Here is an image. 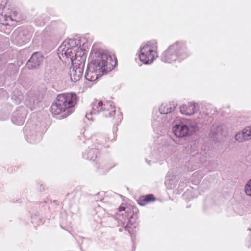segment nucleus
<instances>
[{
    "instance_id": "ddd939ff",
    "label": "nucleus",
    "mask_w": 251,
    "mask_h": 251,
    "mask_svg": "<svg viewBox=\"0 0 251 251\" xmlns=\"http://www.w3.org/2000/svg\"><path fill=\"white\" fill-rule=\"evenodd\" d=\"M197 104L195 102H190L183 104L180 107V111L182 114L191 115L195 113L198 110Z\"/></svg>"
},
{
    "instance_id": "f3484780",
    "label": "nucleus",
    "mask_w": 251,
    "mask_h": 251,
    "mask_svg": "<svg viewBox=\"0 0 251 251\" xmlns=\"http://www.w3.org/2000/svg\"><path fill=\"white\" fill-rule=\"evenodd\" d=\"M174 108V107H172L170 104H164L160 106L159 111L161 114H166L171 112Z\"/></svg>"
},
{
    "instance_id": "423d86ee",
    "label": "nucleus",
    "mask_w": 251,
    "mask_h": 251,
    "mask_svg": "<svg viewBox=\"0 0 251 251\" xmlns=\"http://www.w3.org/2000/svg\"><path fill=\"white\" fill-rule=\"evenodd\" d=\"M179 49V47L177 44L170 46L163 53L161 58L162 60L169 63L175 61L176 59Z\"/></svg>"
},
{
    "instance_id": "4468645a",
    "label": "nucleus",
    "mask_w": 251,
    "mask_h": 251,
    "mask_svg": "<svg viewBox=\"0 0 251 251\" xmlns=\"http://www.w3.org/2000/svg\"><path fill=\"white\" fill-rule=\"evenodd\" d=\"M71 53L69 54L66 53V51L64 50H59L60 53L62 56H65L67 58H70V59L72 61L74 60H76L78 57H81V56L83 54L82 49L79 50H75L71 49Z\"/></svg>"
},
{
    "instance_id": "0eeeda50",
    "label": "nucleus",
    "mask_w": 251,
    "mask_h": 251,
    "mask_svg": "<svg viewBox=\"0 0 251 251\" xmlns=\"http://www.w3.org/2000/svg\"><path fill=\"white\" fill-rule=\"evenodd\" d=\"M84 64L76 63L73 64L70 71V76L72 81L76 82L79 81L82 77L83 72Z\"/></svg>"
},
{
    "instance_id": "dca6fc26",
    "label": "nucleus",
    "mask_w": 251,
    "mask_h": 251,
    "mask_svg": "<svg viewBox=\"0 0 251 251\" xmlns=\"http://www.w3.org/2000/svg\"><path fill=\"white\" fill-rule=\"evenodd\" d=\"M155 199L152 194L147 195L145 196L141 197L138 201V203L142 206L147 203L154 201Z\"/></svg>"
},
{
    "instance_id": "9d476101",
    "label": "nucleus",
    "mask_w": 251,
    "mask_h": 251,
    "mask_svg": "<svg viewBox=\"0 0 251 251\" xmlns=\"http://www.w3.org/2000/svg\"><path fill=\"white\" fill-rule=\"evenodd\" d=\"M13 42L17 44H22L27 41L26 31L18 29L14 31L12 35Z\"/></svg>"
},
{
    "instance_id": "9b49d317",
    "label": "nucleus",
    "mask_w": 251,
    "mask_h": 251,
    "mask_svg": "<svg viewBox=\"0 0 251 251\" xmlns=\"http://www.w3.org/2000/svg\"><path fill=\"white\" fill-rule=\"evenodd\" d=\"M79 50L80 49L78 46V44L76 40L71 39L64 41L60 46L59 50H64L66 53L69 54L71 53V50Z\"/></svg>"
},
{
    "instance_id": "f8f14e48",
    "label": "nucleus",
    "mask_w": 251,
    "mask_h": 251,
    "mask_svg": "<svg viewBox=\"0 0 251 251\" xmlns=\"http://www.w3.org/2000/svg\"><path fill=\"white\" fill-rule=\"evenodd\" d=\"M17 14V12L16 11H11L8 9L4 12V14H2V13L0 14V21L2 22L3 25H8L9 21H16L15 18Z\"/></svg>"
},
{
    "instance_id": "2eb2a0df",
    "label": "nucleus",
    "mask_w": 251,
    "mask_h": 251,
    "mask_svg": "<svg viewBox=\"0 0 251 251\" xmlns=\"http://www.w3.org/2000/svg\"><path fill=\"white\" fill-rule=\"evenodd\" d=\"M130 213L131 214V209L129 207H126L121 206L118 208V212L117 214L118 215H121L125 219H128L129 217H132V216L130 215Z\"/></svg>"
},
{
    "instance_id": "412c9836",
    "label": "nucleus",
    "mask_w": 251,
    "mask_h": 251,
    "mask_svg": "<svg viewBox=\"0 0 251 251\" xmlns=\"http://www.w3.org/2000/svg\"><path fill=\"white\" fill-rule=\"evenodd\" d=\"M91 159H93V160H94L93 157H91Z\"/></svg>"
},
{
    "instance_id": "6ab92c4d",
    "label": "nucleus",
    "mask_w": 251,
    "mask_h": 251,
    "mask_svg": "<svg viewBox=\"0 0 251 251\" xmlns=\"http://www.w3.org/2000/svg\"><path fill=\"white\" fill-rule=\"evenodd\" d=\"M218 129H217L216 131H213V129H212L210 134L211 138H213V140H214L215 138V136L218 135Z\"/></svg>"
},
{
    "instance_id": "f257e3e1",
    "label": "nucleus",
    "mask_w": 251,
    "mask_h": 251,
    "mask_svg": "<svg viewBox=\"0 0 251 251\" xmlns=\"http://www.w3.org/2000/svg\"><path fill=\"white\" fill-rule=\"evenodd\" d=\"M92 58L85 75L89 81H95L104 73L113 69L116 64L115 58L106 52H96L92 54Z\"/></svg>"
},
{
    "instance_id": "7ed1b4c3",
    "label": "nucleus",
    "mask_w": 251,
    "mask_h": 251,
    "mask_svg": "<svg viewBox=\"0 0 251 251\" xmlns=\"http://www.w3.org/2000/svg\"><path fill=\"white\" fill-rule=\"evenodd\" d=\"M100 112H103V114L105 117H110L113 115L115 113V107L113 105V103L110 101H106L103 103L102 101H96L92 106V111L90 113H87L86 117L88 120H93L92 117L89 116L92 115V113L96 114Z\"/></svg>"
},
{
    "instance_id": "aec40b11",
    "label": "nucleus",
    "mask_w": 251,
    "mask_h": 251,
    "mask_svg": "<svg viewBox=\"0 0 251 251\" xmlns=\"http://www.w3.org/2000/svg\"><path fill=\"white\" fill-rule=\"evenodd\" d=\"M94 152V151H91L89 152V153L90 154V153H91L92 152Z\"/></svg>"
},
{
    "instance_id": "6e6552de",
    "label": "nucleus",
    "mask_w": 251,
    "mask_h": 251,
    "mask_svg": "<svg viewBox=\"0 0 251 251\" xmlns=\"http://www.w3.org/2000/svg\"><path fill=\"white\" fill-rule=\"evenodd\" d=\"M235 140L239 143L251 140V125L237 133L235 135Z\"/></svg>"
},
{
    "instance_id": "39448f33",
    "label": "nucleus",
    "mask_w": 251,
    "mask_h": 251,
    "mask_svg": "<svg viewBox=\"0 0 251 251\" xmlns=\"http://www.w3.org/2000/svg\"><path fill=\"white\" fill-rule=\"evenodd\" d=\"M157 56V53L153 47L146 45L141 48L140 59L144 64L151 63Z\"/></svg>"
},
{
    "instance_id": "20e7f679",
    "label": "nucleus",
    "mask_w": 251,
    "mask_h": 251,
    "mask_svg": "<svg viewBox=\"0 0 251 251\" xmlns=\"http://www.w3.org/2000/svg\"><path fill=\"white\" fill-rule=\"evenodd\" d=\"M197 128V125L196 124L190 125L179 122L175 124L172 128V132L176 137L182 138L194 132Z\"/></svg>"
},
{
    "instance_id": "1a4fd4ad",
    "label": "nucleus",
    "mask_w": 251,
    "mask_h": 251,
    "mask_svg": "<svg viewBox=\"0 0 251 251\" xmlns=\"http://www.w3.org/2000/svg\"><path fill=\"white\" fill-rule=\"evenodd\" d=\"M43 56L40 53H34L26 63L27 67L29 69L38 68L42 63Z\"/></svg>"
},
{
    "instance_id": "a211bd4d",
    "label": "nucleus",
    "mask_w": 251,
    "mask_h": 251,
    "mask_svg": "<svg viewBox=\"0 0 251 251\" xmlns=\"http://www.w3.org/2000/svg\"><path fill=\"white\" fill-rule=\"evenodd\" d=\"M244 191L247 195L251 196V179L248 181L245 184Z\"/></svg>"
},
{
    "instance_id": "f03ea898",
    "label": "nucleus",
    "mask_w": 251,
    "mask_h": 251,
    "mask_svg": "<svg viewBox=\"0 0 251 251\" xmlns=\"http://www.w3.org/2000/svg\"><path fill=\"white\" fill-rule=\"evenodd\" d=\"M57 100L51 107V112L54 115H61V118H64L73 112L77 99L75 94L70 93L58 95Z\"/></svg>"
}]
</instances>
